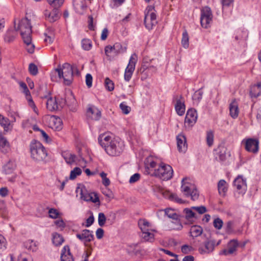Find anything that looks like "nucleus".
<instances>
[{"mask_svg":"<svg viewBox=\"0 0 261 261\" xmlns=\"http://www.w3.org/2000/svg\"><path fill=\"white\" fill-rule=\"evenodd\" d=\"M73 67L68 63H64L62 67L55 69V73L57 72L60 79H63L65 85H70L73 81Z\"/></svg>","mask_w":261,"mask_h":261,"instance_id":"f257e3e1","label":"nucleus"},{"mask_svg":"<svg viewBox=\"0 0 261 261\" xmlns=\"http://www.w3.org/2000/svg\"><path fill=\"white\" fill-rule=\"evenodd\" d=\"M30 151L32 159L38 162L43 161L47 155L45 147L40 142L35 140L30 145Z\"/></svg>","mask_w":261,"mask_h":261,"instance_id":"f03ea898","label":"nucleus"},{"mask_svg":"<svg viewBox=\"0 0 261 261\" xmlns=\"http://www.w3.org/2000/svg\"><path fill=\"white\" fill-rule=\"evenodd\" d=\"M173 171L171 166L161 163L157 169H154L151 175L158 177L164 180L170 179L173 175Z\"/></svg>","mask_w":261,"mask_h":261,"instance_id":"7ed1b4c3","label":"nucleus"},{"mask_svg":"<svg viewBox=\"0 0 261 261\" xmlns=\"http://www.w3.org/2000/svg\"><path fill=\"white\" fill-rule=\"evenodd\" d=\"M124 144L119 138H113L109 146L106 147V152L111 156H118L123 151Z\"/></svg>","mask_w":261,"mask_h":261,"instance_id":"20e7f679","label":"nucleus"},{"mask_svg":"<svg viewBox=\"0 0 261 261\" xmlns=\"http://www.w3.org/2000/svg\"><path fill=\"white\" fill-rule=\"evenodd\" d=\"M185 179L186 178H184L181 180V191L186 197H191L192 200H197L199 198V192L195 186L191 182H185Z\"/></svg>","mask_w":261,"mask_h":261,"instance_id":"39448f33","label":"nucleus"},{"mask_svg":"<svg viewBox=\"0 0 261 261\" xmlns=\"http://www.w3.org/2000/svg\"><path fill=\"white\" fill-rule=\"evenodd\" d=\"M32 28L30 20L28 19L27 17L21 19L19 21L17 27L15 25V30L20 31L22 39L26 37L32 36Z\"/></svg>","mask_w":261,"mask_h":261,"instance_id":"423d86ee","label":"nucleus"},{"mask_svg":"<svg viewBox=\"0 0 261 261\" xmlns=\"http://www.w3.org/2000/svg\"><path fill=\"white\" fill-rule=\"evenodd\" d=\"M126 47L123 48L121 43L117 42L113 46L107 45L105 48V54L108 60H111L114 56L125 51Z\"/></svg>","mask_w":261,"mask_h":261,"instance_id":"0eeeda50","label":"nucleus"},{"mask_svg":"<svg viewBox=\"0 0 261 261\" xmlns=\"http://www.w3.org/2000/svg\"><path fill=\"white\" fill-rule=\"evenodd\" d=\"M213 14L211 9L208 7H205L201 10L200 23L201 26L207 29L210 27L212 22Z\"/></svg>","mask_w":261,"mask_h":261,"instance_id":"6e6552de","label":"nucleus"},{"mask_svg":"<svg viewBox=\"0 0 261 261\" xmlns=\"http://www.w3.org/2000/svg\"><path fill=\"white\" fill-rule=\"evenodd\" d=\"M233 187L239 194L244 195L247 190L246 178L242 175H238L233 181Z\"/></svg>","mask_w":261,"mask_h":261,"instance_id":"1a4fd4ad","label":"nucleus"},{"mask_svg":"<svg viewBox=\"0 0 261 261\" xmlns=\"http://www.w3.org/2000/svg\"><path fill=\"white\" fill-rule=\"evenodd\" d=\"M197 119L196 111L194 109H190L188 110L185 119V124L188 127L193 126L196 123Z\"/></svg>","mask_w":261,"mask_h":261,"instance_id":"9d476101","label":"nucleus"},{"mask_svg":"<svg viewBox=\"0 0 261 261\" xmlns=\"http://www.w3.org/2000/svg\"><path fill=\"white\" fill-rule=\"evenodd\" d=\"M156 15L155 13L146 14L144 16V23L146 28L151 30L157 24Z\"/></svg>","mask_w":261,"mask_h":261,"instance_id":"9b49d317","label":"nucleus"},{"mask_svg":"<svg viewBox=\"0 0 261 261\" xmlns=\"http://www.w3.org/2000/svg\"><path fill=\"white\" fill-rule=\"evenodd\" d=\"M76 237L85 244L91 242L94 238L93 231L86 229L83 230L81 233H77Z\"/></svg>","mask_w":261,"mask_h":261,"instance_id":"f8f14e48","label":"nucleus"},{"mask_svg":"<svg viewBox=\"0 0 261 261\" xmlns=\"http://www.w3.org/2000/svg\"><path fill=\"white\" fill-rule=\"evenodd\" d=\"M80 194L81 199L84 201H91L95 203L98 202V204L100 205L99 197L97 193L94 192L88 193L86 191L81 190Z\"/></svg>","mask_w":261,"mask_h":261,"instance_id":"ddd939ff","label":"nucleus"},{"mask_svg":"<svg viewBox=\"0 0 261 261\" xmlns=\"http://www.w3.org/2000/svg\"><path fill=\"white\" fill-rule=\"evenodd\" d=\"M258 148L259 142L258 140L250 138L246 140L245 149L247 151L255 153L258 152Z\"/></svg>","mask_w":261,"mask_h":261,"instance_id":"4468645a","label":"nucleus"},{"mask_svg":"<svg viewBox=\"0 0 261 261\" xmlns=\"http://www.w3.org/2000/svg\"><path fill=\"white\" fill-rule=\"evenodd\" d=\"M239 246V244L236 240H232L229 242L227 245V249H224L220 253V254L228 255L233 254Z\"/></svg>","mask_w":261,"mask_h":261,"instance_id":"2eb2a0df","label":"nucleus"},{"mask_svg":"<svg viewBox=\"0 0 261 261\" xmlns=\"http://www.w3.org/2000/svg\"><path fill=\"white\" fill-rule=\"evenodd\" d=\"M59 10L57 9H53L51 12L49 11L48 10L44 11V15L46 19L50 22H54L57 20L59 17Z\"/></svg>","mask_w":261,"mask_h":261,"instance_id":"dca6fc26","label":"nucleus"},{"mask_svg":"<svg viewBox=\"0 0 261 261\" xmlns=\"http://www.w3.org/2000/svg\"><path fill=\"white\" fill-rule=\"evenodd\" d=\"M47 99L46 102V108L50 111H54L58 110V105L57 103V99L56 97L53 98L46 95L44 97Z\"/></svg>","mask_w":261,"mask_h":261,"instance_id":"f3484780","label":"nucleus"},{"mask_svg":"<svg viewBox=\"0 0 261 261\" xmlns=\"http://www.w3.org/2000/svg\"><path fill=\"white\" fill-rule=\"evenodd\" d=\"M178 150L180 152L185 153L187 149L186 138L184 136L179 135L176 137Z\"/></svg>","mask_w":261,"mask_h":261,"instance_id":"a211bd4d","label":"nucleus"},{"mask_svg":"<svg viewBox=\"0 0 261 261\" xmlns=\"http://www.w3.org/2000/svg\"><path fill=\"white\" fill-rule=\"evenodd\" d=\"M61 261H74L68 245L65 246L61 251Z\"/></svg>","mask_w":261,"mask_h":261,"instance_id":"6ab92c4d","label":"nucleus"},{"mask_svg":"<svg viewBox=\"0 0 261 261\" xmlns=\"http://www.w3.org/2000/svg\"><path fill=\"white\" fill-rule=\"evenodd\" d=\"M113 139V138L108 134H103L99 135L98 138V141L100 146L104 148L105 150L106 147H107V146H109V144H110Z\"/></svg>","mask_w":261,"mask_h":261,"instance_id":"aec40b11","label":"nucleus"},{"mask_svg":"<svg viewBox=\"0 0 261 261\" xmlns=\"http://www.w3.org/2000/svg\"><path fill=\"white\" fill-rule=\"evenodd\" d=\"M229 109L230 116L233 119L237 118L239 115V110L238 104L235 99L230 103Z\"/></svg>","mask_w":261,"mask_h":261,"instance_id":"412c9836","label":"nucleus"},{"mask_svg":"<svg viewBox=\"0 0 261 261\" xmlns=\"http://www.w3.org/2000/svg\"><path fill=\"white\" fill-rule=\"evenodd\" d=\"M87 113L91 114L92 118L95 120H98L101 117V111L93 105H89Z\"/></svg>","mask_w":261,"mask_h":261,"instance_id":"4be33fe9","label":"nucleus"},{"mask_svg":"<svg viewBox=\"0 0 261 261\" xmlns=\"http://www.w3.org/2000/svg\"><path fill=\"white\" fill-rule=\"evenodd\" d=\"M226 148L223 144L219 145L217 148L215 150L220 161H224L226 160Z\"/></svg>","mask_w":261,"mask_h":261,"instance_id":"5701e85b","label":"nucleus"},{"mask_svg":"<svg viewBox=\"0 0 261 261\" xmlns=\"http://www.w3.org/2000/svg\"><path fill=\"white\" fill-rule=\"evenodd\" d=\"M137 56L135 54L132 55L129 59V63L126 68H125V71L127 72H130L133 73L135 69V66L137 62Z\"/></svg>","mask_w":261,"mask_h":261,"instance_id":"b1692460","label":"nucleus"},{"mask_svg":"<svg viewBox=\"0 0 261 261\" xmlns=\"http://www.w3.org/2000/svg\"><path fill=\"white\" fill-rule=\"evenodd\" d=\"M62 157L64 159L66 162L68 164L71 165L72 163L75 162L76 156V155L70 153L69 151H64L62 153Z\"/></svg>","mask_w":261,"mask_h":261,"instance_id":"393cba45","label":"nucleus"},{"mask_svg":"<svg viewBox=\"0 0 261 261\" xmlns=\"http://www.w3.org/2000/svg\"><path fill=\"white\" fill-rule=\"evenodd\" d=\"M261 95V82L257 83V85H254L251 88L250 91V96L257 98Z\"/></svg>","mask_w":261,"mask_h":261,"instance_id":"a878e982","label":"nucleus"},{"mask_svg":"<svg viewBox=\"0 0 261 261\" xmlns=\"http://www.w3.org/2000/svg\"><path fill=\"white\" fill-rule=\"evenodd\" d=\"M203 232V228L199 225H193L191 226L190 230V236L192 238H196L200 236Z\"/></svg>","mask_w":261,"mask_h":261,"instance_id":"bb28decb","label":"nucleus"},{"mask_svg":"<svg viewBox=\"0 0 261 261\" xmlns=\"http://www.w3.org/2000/svg\"><path fill=\"white\" fill-rule=\"evenodd\" d=\"M175 109L176 113L179 116H182L185 112V105L184 101H181L180 99L176 100L175 105Z\"/></svg>","mask_w":261,"mask_h":261,"instance_id":"cd10ccee","label":"nucleus"},{"mask_svg":"<svg viewBox=\"0 0 261 261\" xmlns=\"http://www.w3.org/2000/svg\"><path fill=\"white\" fill-rule=\"evenodd\" d=\"M16 165L14 162L9 161L6 165L3 166V172L6 174H10L13 173L15 169Z\"/></svg>","mask_w":261,"mask_h":261,"instance_id":"c85d7f7f","label":"nucleus"},{"mask_svg":"<svg viewBox=\"0 0 261 261\" xmlns=\"http://www.w3.org/2000/svg\"><path fill=\"white\" fill-rule=\"evenodd\" d=\"M24 43L26 44V49L28 53L32 54L34 51L35 45L32 43V36L26 37L25 38L22 39Z\"/></svg>","mask_w":261,"mask_h":261,"instance_id":"c756f323","label":"nucleus"},{"mask_svg":"<svg viewBox=\"0 0 261 261\" xmlns=\"http://www.w3.org/2000/svg\"><path fill=\"white\" fill-rule=\"evenodd\" d=\"M0 124L3 127L5 132H8L10 129V121L9 119L1 114H0Z\"/></svg>","mask_w":261,"mask_h":261,"instance_id":"7c9ffc66","label":"nucleus"},{"mask_svg":"<svg viewBox=\"0 0 261 261\" xmlns=\"http://www.w3.org/2000/svg\"><path fill=\"white\" fill-rule=\"evenodd\" d=\"M138 225L142 233L149 230V227L150 226L149 222L144 219H139L138 221Z\"/></svg>","mask_w":261,"mask_h":261,"instance_id":"2f4dec72","label":"nucleus"},{"mask_svg":"<svg viewBox=\"0 0 261 261\" xmlns=\"http://www.w3.org/2000/svg\"><path fill=\"white\" fill-rule=\"evenodd\" d=\"M52 236L53 243L57 246L61 245L64 241L62 236L58 233L54 232L53 233Z\"/></svg>","mask_w":261,"mask_h":261,"instance_id":"473e14b6","label":"nucleus"},{"mask_svg":"<svg viewBox=\"0 0 261 261\" xmlns=\"http://www.w3.org/2000/svg\"><path fill=\"white\" fill-rule=\"evenodd\" d=\"M226 182L224 179H221L218 184V189L220 194L225 195L227 188L226 186Z\"/></svg>","mask_w":261,"mask_h":261,"instance_id":"72a5a7b5","label":"nucleus"},{"mask_svg":"<svg viewBox=\"0 0 261 261\" xmlns=\"http://www.w3.org/2000/svg\"><path fill=\"white\" fill-rule=\"evenodd\" d=\"M164 197L168 198L170 200L175 201L178 203H184V201L181 198H178L175 194L167 193L164 194Z\"/></svg>","mask_w":261,"mask_h":261,"instance_id":"f704fd0d","label":"nucleus"},{"mask_svg":"<svg viewBox=\"0 0 261 261\" xmlns=\"http://www.w3.org/2000/svg\"><path fill=\"white\" fill-rule=\"evenodd\" d=\"M141 237L146 242H152L154 240V234L149 232V230L142 232Z\"/></svg>","mask_w":261,"mask_h":261,"instance_id":"c9c22d12","label":"nucleus"},{"mask_svg":"<svg viewBox=\"0 0 261 261\" xmlns=\"http://www.w3.org/2000/svg\"><path fill=\"white\" fill-rule=\"evenodd\" d=\"M182 36L181 44L185 48H187L189 46V38L186 30L184 31Z\"/></svg>","mask_w":261,"mask_h":261,"instance_id":"e433bc0d","label":"nucleus"},{"mask_svg":"<svg viewBox=\"0 0 261 261\" xmlns=\"http://www.w3.org/2000/svg\"><path fill=\"white\" fill-rule=\"evenodd\" d=\"M164 211L165 215L168 218L176 220L178 219V215L176 213L174 212L173 210L169 208L165 209Z\"/></svg>","mask_w":261,"mask_h":261,"instance_id":"4c0bfd02","label":"nucleus"},{"mask_svg":"<svg viewBox=\"0 0 261 261\" xmlns=\"http://www.w3.org/2000/svg\"><path fill=\"white\" fill-rule=\"evenodd\" d=\"M25 247L28 250L32 251H35L37 250V246L35 242L33 240H29L24 243Z\"/></svg>","mask_w":261,"mask_h":261,"instance_id":"58836bf2","label":"nucleus"},{"mask_svg":"<svg viewBox=\"0 0 261 261\" xmlns=\"http://www.w3.org/2000/svg\"><path fill=\"white\" fill-rule=\"evenodd\" d=\"M214 133L212 130H208L206 133V143L208 146H211L213 144L214 142Z\"/></svg>","mask_w":261,"mask_h":261,"instance_id":"ea45409f","label":"nucleus"},{"mask_svg":"<svg viewBox=\"0 0 261 261\" xmlns=\"http://www.w3.org/2000/svg\"><path fill=\"white\" fill-rule=\"evenodd\" d=\"M66 99L67 100V105L69 107L73 108L76 103V99L72 93H71Z\"/></svg>","mask_w":261,"mask_h":261,"instance_id":"a19ab883","label":"nucleus"},{"mask_svg":"<svg viewBox=\"0 0 261 261\" xmlns=\"http://www.w3.org/2000/svg\"><path fill=\"white\" fill-rule=\"evenodd\" d=\"M105 85L107 90L109 91H112L114 89V84L112 80L107 77L105 81Z\"/></svg>","mask_w":261,"mask_h":261,"instance_id":"79ce46f5","label":"nucleus"},{"mask_svg":"<svg viewBox=\"0 0 261 261\" xmlns=\"http://www.w3.org/2000/svg\"><path fill=\"white\" fill-rule=\"evenodd\" d=\"M215 241L214 240H210L205 243L204 246L207 250V252H212L215 247Z\"/></svg>","mask_w":261,"mask_h":261,"instance_id":"37998d69","label":"nucleus"},{"mask_svg":"<svg viewBox=\"0 0 261 261\" xmlns=\"http://www.w3.org/2000/svg\"><path fill=\"white\" fill-rule=\"evenodd\" d=\"M82 173V170L79 167H75L70 172V179H74L77 175H81Z\"/></svg>","mask_w":261,"mask_h":261,"instance_id":"c03bdc74","label":"nucleus"},{"mask_svg":"<svg viewBox=\"0 0 261 261\" xmlns=\"http://www.w3.org/2000/svg\"><path fill=\"white\" fill-rule=\"evenodd\" d=\"M82 45L83 49L86 50H89L92 47L91 41L89 39H84L82 41Z\"/></svg>","mask_w":261,"mask_h":261,"instance_id":"a18cd8bd","label":"nucleus"},{"mask_svg":"<svg viewBox=\"0 0 261 261\" xmlns=\"http://www.w3.org/2000/svg\"><path fill=\"white\" fill-rule=\"evenodd\" d=\"M106 217L105 214L103 213H99L98 214V225L102 227L104 226L106 221Z\"/></svg>","mask_w":261,"mask_h":261,"instance_id":"49530a36","label":"nucleus"},{"mask_svg":"<svg viewBox=\"0 0 261 261\" xmlns=\"http://www.w3.org/2000/svg\"><path fill=\"white\" fill-rule=\"evenodd\" d=\"M30 73L33 75H36L38 72L37 66L34 63H30L29 66Z\"/></svg>","mask_w":261,"mask_h":261,"instance_id":"de8ad7c7","label":"nucleus"},{"mask_svg":"<svg viewBox=\"0 0 261 261\" xmlns=\"http://www.w3.org/2000/svg\"><path fill=\"white\" fill-rule=\"evenodd\" d=\"M44 35L46 36V38L44 39L45 42H48L49 43H53L54 40V36L51 29L49 30V35L46 33H44Z\"/></svg>","mask_w":261,"mask_h":261,"instance_id":"09e8293b","label":"nucleus"},{"mask_svg":"<svg viewBox=\"0 0 261 261\" xmlns=\"http://www.w3.org/2000/svg\"><path fill=\"white\" fill-rule=\"evenodd\" d=\"M203 94V93L201 89H199L194 93L193 96V99L199 101L202 99Z\"/></svg>","mask_w":261,"mask_h":261,"instance_id":"8fccbe9b","label":"nucleus"},{"mask_svg":"<svg viewBox=\"0 0 261 261\" xmlns=\"http://www.w3.org/2000/svg\"><path fill=\"white\" fill-rule=\"evenodd\" d=\"M64 0H55L50 5L53 9L59 10V8L63 5Z\"/></svg>","mask_w":261,"mask_h":261,"instance_id":"3c124183","label":"nucleus"},{"mask_svg":"<svg viewBox=\"0 0 261 261\" xmlns=\"http://www.w3.org/2000/svg\"><path fill=\"white\" fill-rule=\"evenodd\" d=\"M49 217L53 219H56L59 215V213L57 210L51 208L48 211Z\"/></svg>","mask_w":261,"mask_h":261,"instance_id":"603ef678","label":"nucleus"},{"mask_svg":"<svg viewBox=\"0 0 261 261\" xmlns=\"http://www.w3.org/2000/svg\"><path fill=\"white\" fill-rule=\"evenodd\" d=\"M184 212L185 213V217L187 219H189L190 218L195 217V214L190 208H185Z\"/></svg>","mask_w":261,"mask_h":261,"instance_id":"864d4df0","label":"nucleus"},{"mask_svg":"<svg viewBox=\"0 0 261 261\" xmlns=\"http://www.w3.org/2000/svg\"><path fill=\"white\" fill-rule=\"evenodd\" d=\"M19 85H20V87L22 89H23V92L25 94L26 97H30L31 96L30 92L26 84L24 83V82H21L19 83Z\"/></svg>","mask_w":261,"mask_h":261,"instance_id":"5fc2aeb1","label":"nucleus"},{"mask_svg":"<svg viewBox=\"0 0 261 261\" xmlns=\"http://www.w3.org/2000/svg\"><path fill=\"white\" fill-rule=\"evenodd\" d=\"M223 224V221L219 218L215 219L213 222L214 226L218 229H220L222 228Z\"/></svg>","mask_w":261,"mask_h":261,"instance_id":"6e6d98bb","label":"nucleus"},{"mask_svg":"<svg viewBox=\"0 0 261 261\" xmlns=\"http://www.w3.org/2000/svg\"><path fill=\"white\" fill-rule=\"evenodd\" d=\"M192 250L193 247L188 245H184L181 247V251L185 254H189Z\"/></svg>","mask_w":261,"mask_h":261,"instance_id":"4d7b16f0","label":"nucleus"},{"mask_svg":"<svg viewBox=\"0 0 261 261\" xmlns=\"http://www.w3.org/2000/svg\"><path fill=\"white\" fill-rule=\"evenodd\" d=\"M225 231L228 234H231L233 232V222L231 221H228L225 227Z\"/></svg>","mask_w":261,"mask_h":261,"instance_id":"13d9d810","label":"nucleus"},{"mask_svg":"<svg viewBox=\"0 0 261 261\" xmlns=\"http://www.w3.org/2000/svg\"><path fill=\"white\" fill-rule=\"evenodd\" d=\"M120 108L124 114H127L130 111V108L126 105L124 102L120 103Z\"/></svg>","mask_w":261,"mask_h":261,"instance_id":"bf43d9fd","label":"nucleus"},{"mask_svg":"<svg viewBox=\"0 0 261 261\" xmlns=\"http://www.w3.org/2000/svg\"><path fill=\"white\" fill-rule=\"evenodd\" d=\"M67 100L66 98H60L57 100V103L58 105V110L63 108L66 105H67Z\"/></svg>","mask_w":261,"mask_h":261,"instance_id":"052dcab7","label":"nucleus"},{"mask_svg":"<svg viewBox=\"0 0 261 261\" xmlns=\"http://www.w3.org/2000/svg\"><path fill=\"white\" fill-rule=\"evenodd\" d=\"M9 145V143L7 139L0 134V147L4 148Z\"/></svg>","mask_w":261,"mask_h":261,"instance_id":"680f3d73","label":"nucleus"},{"mask_svg":"<svg viewBox=\"0 0 261 261\" xmlns=\"http://www.w3.org/2000/svg\"><path fill=\"white\" fill-rule=\"evenodd\" d=\"M192 208L196 210L200 214H203L207 211L205 206L202 205L200 206H193Z\"/></svg>","mask_w":261,"mask_h":261,"instance_id":"e2e57ef3","label":"nucleus"},{"mask_svg":"<svg viewBox=\"0 0 261 261\" xmlns=\"http://www.w3.org/2000/svg\"><path fill=\"white\" fill-rule=\"evenodd\" d=\"M93 78L90 73H87L86 75V84L88 88H90L92 85Z\"/></svg>","mask_w":261,"mask_h":261,"instance_id":"0e129e2a","label":"nucleus"},{"mask_svg":"<svg viewBox=\"0 0 261 261\" xmlns=\"http://www.w3.org/2000/svg\"><path fill=\"white\" fill-rule=\"evenodd\" d=\"M140 178V174L136 173L133 174L129 178V182L130 184L135 183Z\"/></svg>","mask_w":261,"mask_h":261,"instance_id":"69168bd1","label":"nucleus"},{"mask_svg":"<svg viewBox=\"0 0 261 261\" xmlns=\"http://www.w3.org/2000/svg\"><path fill=\"white\" fill-rule=\"evenodd\" d=\"M149 64H146V59L143 58L142 66L139 69V71L141 73H143L146 70H149Z\"/></svg>","mask_w":261,"mask_h":261,"instance_id":"338daca9","label":"nucleus"},{"mask_svg":"<svg viewBox=\"0 0 261 261\" xmlns=\"http://www.w3.org/2000/svg\"><path fill=\"white\" fill-rule=\"evenodd\" d=\"M149 166L147 167V169L149 170V174H150V173L153 172L154 169H157L156 168V167L157 166V164L154 161H151L149 164Z\"/></svg>","mask_w":261,"mask_h":261,"instance_id":"774afa93","label":"nucleus"}]
</instances>
